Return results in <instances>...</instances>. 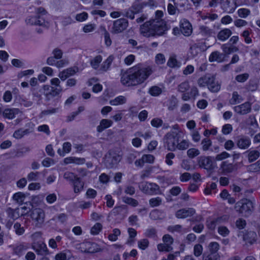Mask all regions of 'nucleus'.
Here are the masks:
<instances>
[{
	"label": "nucleus",
	"instance_id": "nucleus-60",
	"mask_svg": "<svg viewBox=\"0 0 260 260\" xmlns=\"http://www.w3.org/2000/svg\"><path fill=\"white\" fill-rule=\"evenodd\" d=\"M249 76L248 73L239 74L236 76L235 80L238 82H244L248 79Z\"/></svg>",
	"mask_w": 260,
	"mask_h": 260
},
{
	"label": "nucleus",
	"instance_id": "nucleus-13",
	"mask_svg": "<svg viewBox=\"0 0 260 260\" xmlns=\"http://www.w3.org/2000/svg\"><path fill=\"white\" fill-rule=\"evenodd\" d=\"M196 213V210L193 208H182L178 210L175 213L177 218H186L191 217Z\"/></svg>",
	"mask_w": 260,
	"mask_h": 260
},
{
	"label": "nucleus",
	"instance_id": "nucleus-51",
	"mask_svg": "<svg viewBox=\"0 0 260 260\" xmlns=\"http://www.w3.org/2000/svg\"><path fill=\"white\" fill-rule=\"evenodd\" d=\"M13 198L14 200L16 201L17 203L21 204L24 200L25 196L23 193L19 192L15 193L13 195Z\"/></svg>",
	"mask_w": 260,
	"mask_h": 260
},
{
	"label": "nucleus",
	"instance_id": "nucleus-20",
	"mask_svg": "<svg viewBox=\"0 0 260 260\" xmlns=\"http://www.w3.org/2000/svg\"><path fill=\"white\" fill-rule=\"evenodd\" d=\"M180 30L185 36H189L192 34V26L188 21L183 19L180 21Z\"/></svg>",
	"mask_w": 260,
	"mask_h": 260
},
{
	"label": "nucleus",
	"instance_id": "nucleus-18",
	"mask_svg": "<svg viewBox=\"0 0 260 260\" xmlns=\"http://www.w3.org/2000/svg\"><path fill=\"white\" fill-rule=\"evenodd\" d=\"M21 113L22 112L18 108H5L4 111V118L11 120L14 119L17 115L21 114Z\"/></svg>",
	"mask_w": 260,
	"mask_h": 260
},
{
	"label": "nucleus",
	"instance_id": "nucleus-57",
	"mask_svg": "<svg viewBox=\"0 0 260 260\" xmlns=\"http://www.w3.org/2000/svg\"><path fill=\"white\" fill-rule=\"evenodd\" d=\"M218 233L223 237H226L230 234V230L224 226H219L218 228Z\"/></svg>",
	"mask_w": 260,
	"mask_h": 260
},
{
	"label": "nucleus",
	"instance_id": "nucleus-12",
	"mask_svg": "<svg viewBox=\"0 0 260 260\" xmlns=\"http://www.w3.org/2000/svg\"><path fill=\"white\" fill-rule=\"evenodd\" d=\"M219 170L222 174L228 175L237 170L236 165L230 163L228 161H223L220 165Z\"/></svg>",
	"mask_w": 260,
	"mask_h": 260
},
{
	"label": "nucleus",
	"instance_id": "nucleus-37",
	"mask_svg": "<svg viewBox=\"0 0 260 260\" xmlns=\"http://www.w3.org/2000/svg\"><path fill=\"white\" fill-rule=\"evenodd\" d=\"M219 245L216 242H212L209 243L208 245L209 253H218V251L219 249Z\"/></svg>",
	"mask_w": 260,
	"mask_h": 260
},
{
	"label": "nucleus",
	"instance_id": "nucleus-43",
	"mask_svg": "<svg viewBox=\"0 0 260 260\" xmlns=\"http://www.w3.org/2000/svg\"><path fill=\"white\" fill-rule=\"evenodd\" d=\"M203 252V246L198 243L194 245L193 247V254L196 257L200 256Z\"/></svg>",
	"mask_w": 260,
	"mask_h": 260
},
{
	"label": "nucleus",
	"instance_id": "nucleus-55",
	"mask_svg": "<svg viewBox=\"0 0 260 260\" xmlns=\"http://www.w3.org/2000/svg\"><path fill=\"white\" fill-rule=\"evenodd\" d=\"M157 249L159 251H166L169 252L173 250L172 246L166 245L165 243L163 244H159L157 245Z\"/></svg>",
	"mask_w": 260,
	"mask_h": 260
},
{
	"label": "nucleus",
	"instance_id": "nucleus-63",
	"mask_svg": "<svg viewBox=\"0 0 260 260\" xmlns=\"http://www.w3.org/2000/svg\"><path fill=\"white\" fill-rule=\"evenodd\" d=\"M250 13V10L247 9L242 8L238 10V15L241 18H246L249 15Z\"/></svg>",
	"mask_w": 260,
	"mask_h": 260
},
{
	"label": "nucleus",
	"instance_id": "nucleus-54",
	"mask_svg": "<svg viewBox=\"0 0 260 260\" xmlns=\"http://www.w3.org/2000/svg\"><path fill=\"white\" fill-rule=\"evenodd\" d=\"M78 176L73 173L70 172H66L63 174V178L71 182L72 183L75 180V179L77 178Z\"/></svg>",
	"mask_w": 260,
	"mask_h": 260
},
{
	"label": "nucleus",
	"instance_id": "nucleus-4",
	"mask_svg": "<svg viewBox=\"0 0 260 260\" xmlns=\"http://www.w3.org/2000/svg\"><path fill=\"white\" fill-rule=\"evenodd\" d=\"M35 12V16H30L26 19V23L29 25H45V18L47 13L46 10L43 7H39L36 9Z\"/></svg>",
	"mask_w": 260,
	"mask_h": 260
},
{
	"label": "nucleus",
	"instance_id": "nucleus-27",
	"mask_svg": "<svg viewBox=\"0 0 260 260\" xmlns=\"http://www.w3.org/2000/svg\"><path fill=\"white\" fill-rule=\"evenodd\" d=\"M149 217L152 220H161L165 217V214L161 210L155 209L150 212Z\"/></svg>",
	"mask_w": 260,
	"mask_h": 260
},
{
	"label": "nucleus",
	"instance_id": "nucleus-17",
	"mask_svg": "<svg viewBox=\"0 0 260 260\" xmlns=\"http://www.w3.org/2000/svg\"><path fill=\"white\" fill-rule=\"evenodd\" d=\"M159 189V187L156 184L146 182L142 185V190L145 193L152 194L157 193Z\"/></svg>",
	"mask_w": 260,
	"mask_h": 260
},
{
	"label": "nucleus",
	"instance_id": "nucleus-26",
	"mask_svg": "<svg viewBox=\"0 0 260 260\" xmlns=\"http://www.w3.org/2000/svg\"><path fill=\"white\" fill-rule=\"evenodd\" d=\"M232 34V31L229 28H224L221 30L217 34L218 40L224 41L226 40Z\"/></svg>",
	"mask_w": 260,
	"mask_h": 260
},
{
	"label": "nucleus",
	"instance_id": "nucleus-31",
	"mask_svg": "<svg viewBox=\"0 0 260 260\" xmlns=\"http://www.w3.org/2000/svg\"><path fill=\"white\" fill-rule=\"evenodd\" d=\"M30 133L29 129L19 128L15 131L13 135V137L16 139H21L24 136Z\"/></svg>",
	"mask_w": 260,
	"mask_h": 260
},
{
	"label": "nucleus",
	"instance_id": "nucleus-46",
	"mask_svg": "<svg viewBox=\"0 0 260 260\" xmlns=\"http://www.w3.org/2000/svg\"><path fill=\"white\" fill-rule=\"evenodd\" d=\"M122 201L133 207H136L138 205V202L136 200L127 197H123Z\"/></svg>",
	"mask_w": 260,
	"mask_h": 260
},
{
	"label": "nucleus",
	"instance_id": "nucleus-58",
	"mask_svg": "<svg viewBox=\"0 0 260 260\" xmlns=\"http://www.w3.org/2000/svg\"><path fill=\"white\" fill-rule=\"evenodd\" d=\"M189 147V142L188 141L183 140L180 143L178 142L177 149L183 150Z\"/></svg>",
	"mask_w": 260,
	"mask_h": 260
},
{
	"label": "nucleus",
	"instance_id": "nucleus-5",
	"mask_svg": "<svg viewBox=\"0 0 260 260\" xmlns=\"http://www.w3.org/2000/svg\"><path fill=\"white\" fill-rule=\"evenodd\" d=\"M236 211L245 217H248L252 213L253 210V204L252 201L247 199H243L237 202L235 205Z\"/></svg>",
	"mask_w": 260,
	"mask_h": 260
},
{
	"label": "nucleus",
	"instance_id": "nucleus-41",
	"mask_svg": "<svg viewBox=\"0 0 260 260\" xmlns=\"http://www.w3.org/2000/svg\"><path fill=\"white\" fill-rule=\"evenodd\" d=\"M190 88L189 82L185 81L180 83L177 87V90L180 92L184 93L187 91Z\"/></svg>",
	"mask_w": 260,
	"mask_h": 260
},
{
	"label": "nucleus",
	"instance_id": "nucleus-22",
	"mask_svg": "<svg viewBox=\"0 0 260 260\" xmlns=\"http://www.w3.org/2000/svg\"><path fill=\"white\" fill-rule=\"evenodd\" d=\"M33 249L39 255H46L48 253L47 247L43 242L35 243L33 245Z\"/></svg>",
	"mask_w": 260,
	"mask_h": 260
},
{
	"label": "nucleus",
	"instance_id": "nucleus-42",
	"mask_svg": "<svg viewBox=\"0 0 260 260\" xmlns=\"http://www.w3.org/2000/svg\"><path fill=\"white\" fill-rule=\"evenodd\" d=\"M27 248L26 245L19 244L13 249L14 252L18 255H21Z\"/></svg>",
	"mask_w": 260,
	"mask_h": 260
},
{
	"label": "nucleus",
	"instance_id": "nucleus-59",
	"mask_svg": "<svg viewBox=\"0 0 260 260\" xmlns=\"http://www.w3.org/2000/svg\"><path fill=\"white\" fill-rule=\"evenodd\" d=\"M145 235L149 238H154L156 235V230L154 228H150L146 230Z\"/></svg>",
	"mask_w": 260,
	"mask_h": 260
},
{
	"label": "nucleus",
	"instance_id": "nucleus-40",
	"mask_svg": "<svg viewBox=\"0 0 260 260\" xmlns=\"http://www.w3.org/2000/svg\"><path fill=\"white\" fill-rule=\"evenodd\" d=\"M102 61V57L101 55L96 56L93 59L91 60L90 64L92 68L95 70H96L99 67L100 63Z\"/></svg>",
	"mask_w": 260,
	"mask_h": 260
},
{
	"label": "nucleus",
	"instance_id": "nucleus-39",
	"mask_svg": "<svg viewBox=\"0 0 260 260\" xmlns=\"http://www.w3.org/2000/svg\"><path fill=\"white\" fill-rule=\"evenodd\" d=\"M215 77H213V81L212 83H209L208 86V89L213 92H217L220 89V85L218 82H216L215 81Z\"/></svg>",
	"mask_w": 260,
	"mask_h": 260
},
{
	"label": "nucleus",
	"instance_id": "nucleus-45",
	"mask_svg": "<svg viewBox=\"0 0 260 260\" xmlns=\"http://www.w3.org/2000/svg\"><path fill=\"white\" fill-rule=\"evenodd\" d=\"M120 235V231L118 229H114L112 231V233L108 236V239L111 241H115L118 238V236Z\"/></svg>",
	"mask_w": 260,
	"mask_h": 260
},
{
	"label": "nucleus",
	"instance_id": "nucleus-44",
	"mask_svg": "<svg viewBox=\"0 0 260 260\" xmlns=\"http://www.w3.org/2000/svg\"><path fill=\"white\" fill-rule=\"evenodd\" d=\"M168 66L170 68L179 67V62L177 61L175 56H171L170 57L168 62Z\"/></svg>",
	"mask_w": 260,
	"mask_h": 260
},
{
	"label": "nucleus",
	"instance_id": "nucleus-62",
	"mask_svg": "<svg viewBox=\"0 0 260 260\" xmlns=\"http://www.w3.org/2000/svg\"><path fill=\"white\" fill-rule=\"evenodd\" d=\"M182 227L180 224H176L174 225L169 226L168 227V230L171 233L174 232H181L182 231Z\"/></svg>",
	"mask_w": 260,
	"mask_h": 260
},
{
	"label": "nucleus",
	"instance_id": "nucleus-15",
	"mask_svg": "<svg viewBox=\"0 0 260 260\" xmlns=\"http://www.w3.org/2000/svg\"><path fill=\"white\" fill-rule=\"evenodd\" d=\"M221 7L224 11L232 13L236 7L235 0H221Z\"/></svg>",
	"mask_w": 260,
	"mask_h": 260
},
{
	"label": "nucleus",
	"instance_id": "nucleus-50",
	"mask_svg": "<svg viewBox=\"0 0 260 260\" xmlns=\"http://www.w3.org/2000/svg\"><path fill=\"white\" fill-rule=\"evenodd\" d=\"M161 92V89L156 86L151 87L149 90V93L152 96H158Z\"/></svg>",
	"mask_w": 260,
	"mask_h": 260
},
{
	"label": "nucleus",
	"instance_id": "nucleus-16",
	"mask_svg": "<svg viewBox=\"0 0 260 260\" xmlns=\"http://www.w3.org/2000/svg\"><path fill=\"white\" fill-rule=\"evenodd\" d=\"M235 112L240 115H245L250 113L251 111V106L249 102H245L234 107Z\"/></svg>",
	"mask_w": 260,
	"mask_h": 260
},
{
	"label": "nucleus",
	"instance_id": "nucleus-30",
	"mask_svg": "<svg viewBox=\"0 0 260 260\" xmlns=\"http://www.w3.org/2000/svg\"><path fill=\"white\" fill-rule=\"evenodd\" d=\"M247 157L249 162L256 160L260 155V152L257 150H249L247 151Z\"/></svg>",
	"mask_w": 260,
	"mask_h": 260
},
{
	"label": "nucleus",
	"instance_id": "nucleus-9",
	"mask_svg": "<svg viewBox=\"0 0 260 260\" xmlns=\"http://www.w3.org/2000/svg\"><path fill=\"white\" fill-rule=\"evenodd\" d=\"M30 216L35 225L40 227L44 222L45 215L42 209L35 208L31 211Z\"/></svg>",
	"mask_w": 260,
	"mask_h": 260
},
{
	"label": "nucleus",
	"instance_id": "nucleus-34",
	"mask_svg": "<svg viewBox=\"0 0 260 260\" xmlns=\"http://www.w3.org/2000/svg\"><path fill=\"white\" fill-rule=\"evenodd\" d=\"M203 260H220V255L218 253L205 252L203 255Z\"/></svg>",
	"mask_w": 260,
	"mask_h": 260
},
{
	"label": "nucleus",
	"instance_id": "nucleus-28",
	"mask_svg": "<svg viewBox=\"0 0 260 260\" xmlns=\"http://www.w3.org/2000/svg\"><path fill=\"white\" fill-rule=\"evenodd\" d=\"M72 183L73 184L75 193H79L83 190L84 183L81 181L80 177L76 178Z\"/></svg>",
	"mask_w": 260,
	"mask_h": 260
},
{
	"label": "nucleus",
	"instance_id": "nucleus-35",
	"mask_svg": "<svg viewBox=\"0 0 260 260\" xmlns=\"http://www.w3.org/2000/svg\"><path fill=\"white\" fill-rule=\"evenodd\" d=\"M221 49L224 54H229L232 52H236L238 50V49L236 47L234 46H229L228 44H223L221 46Z\"/></svg>",
	"mask_w": 260,
	"mask_h": 260
},
{
	"label": "nucleus",
	"instance_id": "nucleus-64",
	"mask_svg": "<svg viewBox=\"0 0 260 260\" xmlns=\"http://www.w3.org/2000/svg\"><path fill=\"white\" fill-rule=\"evenodd\" d=\"M14 229H15L16 234L18 235H21L24 232V228L21 227V224L18 222H16L14 224Z\"/></svg>",
	"mask_w": 260,
	"mask_h": 260
},
{
	"label": "nucleus",
	"instance_id": "nucleus-32",
	"mask_svg": "<svg viewBox=\"0 0 260 260\" xmlns=\"http://www.w3.org/2000/svg\"><path fill=\"white\" fill-rule=\"evenodd\" d=\"M243 101V98L238 93L237 91H234L232 93V96L230 100V103L231 105H236L239 104Z\"/></svg>",
	"mask_w": 260,
	"mask_h": 260
},
{
	"label": "nucleus",
	"instance_id": "nucleus-3",
	"mask_svg": "<svg viewBox=\"0 0 260 260\" xmlns=\"http://www.w3.org/2000/svg\"><path fill=\"white\" fill-rule=\"evenodd\" d=\"M51 86L44 85L42 88H34L32 90L34 100L38 103L42 99V95L44 94L47 101L59 95L62 91L60 86V81L57 78H52L50 81Z\"/></svg>",
	"mask_w": 260,
	"mask_h": 260
},
{
	"label": "nucleus",
	"instance_id": "nucleus-56",
	"mask_svg": "<svg viewBox=\"0 0 260 260\" xmlns=\"http://www.w3.org/2000/svg\"><path fill=\"white\" fill-rule=\"evenodd\" d=\"M102 228V224L100 223H96L91 228L90 233L92 235H97L101 231Z\"/></svg>",
	"mask_w": 260,
	"mask_h": 260
},
{
	"label": "nucleus",
	"instance_id": "nucleus-19",
	"mask_svg": "<svg viewBox=\"0 0 260 260\" xmlns=\"http://www.w3.org/2000/svg\"><path fill=\"white\" fill-rule=\"evenodd\" d=\"M251 144L250 139L245 136H240L237 138L236 145L238 148L241 149H247Z\"/></svg>",
	"mask_w": 260,
	"mask_h": 260
},
{
	"label": "nucleus",
	"instance_id": "nucleus-1",
	"mask_svg": "<svg viewBox=\"0 0 260 260\" xmlns=\"http://www.w3.org/2000/svg\"><path fill=\"white\" fill-rule=\"evenodd\" d=\"M152 72L150 67H144L138 64L121 74V82L126 86H136L143 83Z\"/></svg>",
	"mask_w": 260,
	"mask_h": 260
},
{
	"label": "nucleus",
	"instance_id": "nucleus-29",
	"mask_svg": "<svg viewBox=\"0 0 260 260\" xmlns=\"http://www.w3.org/2000/svg\"><path fill=\"white\" fill-rule=\"evenodd\" d=\"M114 57L112 56H109L102 64L99 71L102 73L107 72L110 68V66L113 60Z\"/></svg>",
	"mask_w": 260,
	"mask_h": 260
},
{
	"label": "nucleus",
	"instance_id": "nucleus-47",
	"mask_svg": "<svg viewBox=\"0 0 260 260\" xmlns=\"http://www.w3.org/2000/svg\"><path fill=\"white\" fill-rule=\"evenodd\" d=\"M102 30L104 31L105 45L107 47H109L112 44V41L110 39V34L109 32L106 30L105 27H102Z\"/></svg>",
	"mask_w": 260,
	"mask_h": 260
},
{
	"label": "nucleus",
	"instance_id": "nucleus-38",
	"mask_svg": "<svg viewBox=\"0 0 260 260\" xmlns=\"http://www.w3.org/2000/svg\"><path fill=\"white\" fill-rule=\"evenodd\" d=\"M202 149L204 151L209 150L210 147L212 145V141L208 138H205L201 142Z\"/></svg>",
	"mask_w": 260,
	"mask_h": 260
},
{
	"label": "nucleus",
	"instance_id": "nucleus-7",
	"mask_svg": "<svg viewBox=\"0 0 260 260\" xmlns=\"http://www.w3.org/2000/svg\"><path fill=\"white\" fill-rule=\"evenodd\" d=\"M121 159V156L113 151H109L105 156L104 164L108 169L117 167Z\"/></svg>",
	"mask_w": 260,
	"mask_h": 260
},
{
	"label": "nucleus",
	"instance_id": "nucleus-61",
	"mask_svg": "<svg viewBox=\"0 0 260 260\" xmlns=\"http://www.w3.org/2000/svg\"><path fill=\"white\" fill-rule=\"evenodd\" d=\"M149 243V241L147 239H143L138 241V245L140 249L145 250L148 247Z\"/></svg>",
	"mask_w": 260,
	"mask_h": 260
},
{
	"label": "nucleus",
	"instance_id": "nucleus-14",
	"mask_svg": "<svg viewBox=\"0 0 260 260\" xmlns=\"http://www.w3.org/2000/svg\"><path fill=\"white\" fill-rule=\"evenodd\" d=\"M228 220L226 216L218 217L215 219L208 218L206 221V226L210 230L215 229L217 225L222 223Z\"/></svg>",
	"mask_w": 260,
	"mask_h": 260
},
{
	"label": "nucleus",
	"instance_id": "nucleus-24",
	"mask_svg": "<svg viewBox=\"0 0 260 260\" xmlns=\"http://www.w3.org/2000/svg\"><path fill=\"white\" fill-rule=\"evenodd\" d=\"M213 76L206 75L204 77L200 78L198 80V84L200 87H204L206 85L208 86L209 83H213Z\"/></svg>",
	"mask_w": 260,
	"mask_h": 260
},
{
	"label": "nucleus",
	"instance_id": "nucleus-53",
	"mask_svg": "<svg viewBox=\"0 0 260 260\" xmlns=\"http://www.w3.org/2000/svg\"><path fill=\"white\" fill-rule=\"evenodd\" d=\"M143 8V5L142 4H140L137 2L134 3L133 5L131 7L132 10L135 13V14H138L141 12Z\"/></svg>",
	"mask_w": 260,
	"mask_h": 260
},
{
	"label": "nucleus",
	"instance_id": "nucleus-33",
	"mask_svg": "<svg viewBox=\"0 0 260 260\" xmlns=\"http://www.w3.org/2000/svg\"><path fill=\"white\" fill-rule=\"evenodd\" d=\"M71 254L69 251L60 252L56 254L55 256V260H67L69 259Z\"/></svg>",
	"mask_w": 260,
	"mask_h": 260
},
{
	"label": "nucleus",
	"instance_id": "nucleus-21",
	"mask_svg": "<svg viewBox=\"0 0 260 260\" xmlns=\"http://www.w3.org/2000/svg\"><path fill=\"white\" fill-rule=\"evenodd\" d=\"M225 55L224 53H220L218 51H215L211 53L209 57L210 62H222L224 60Z\"/></svg>",
	"mask_w": 260,
	"mask_h": 260
},
{
	"label": "nucleus",
	"instance_id": "nucleus-11",
	"mask_svg": "<svg viewBox=\"0 0 260 260\" xmlns=\"http://www.w3.org/2000/svg\"><path fill=\"white\" fill-rule=\"evenodd\" d=\"M198 163L200 168L207 171H212L214 169L211 156H201L198 158Z\"/></svg>",
	"mask_w": 260,
	"mask_h": 260
},
{
	"label": "nucleus",
	"instance_id": "nucleus-2",
	"mask_svg": "<svg viewBox=\"0 0 260 260\" xmlns=\"http://www.w3.org/2000/svg\"><path fill=\"white\" fill-rule=\"evenodd\" d=\"M164 13L162 11H156L154 18L147 21L140 26V33L146 37L164 35L168 28L166 22L162 19Z\"/></svg>",
	"mask_w": 260,
	"mask_h": 260
},
{
	"label": "nucleus",
	"instance_id": "nucleus-8",
	"mask_svg": "<svg viewBox=\"0 0 260 260\" xmlns=\"http://www.w3.org/2000/svg\"><path fill=\"white\" fill-rule=\"evenodd\" d=\"M76 248L85 253H95L101 250V248L96 243L89 241H84L77 244Z\"/></svg>",
	"mask_w": 260,
	"mask_h": 260
},
{
	"label": "nucleus",
	"instance_id": "nucleus-36",
	"mask_svg": "<svg viewBox=\"0 0 260 260\" xmlns=\"http://www.w3.org/2000/svg\"><path fill=\"white\" fill-rule=\"evenodd\" d=\"M126 101V99L123 96H118L114 100L110 101V104L112 106H117L124 104Z\"/></svg>",
	"mask_w": 260,
	"mask_h": 260
},
{
	"label": "nucleus",
	"instance_id": "nucleus-52",
	"mask_svg": "<svg viewBox=\"0 0 260 260\" xmlns=\"http://www.w3.org/2000/svg\"><path fill=\"white\" fill-rule=\"evenodd\" d=\"M197 239V236L193 233L188 234L184 240V243L187 244H190Z\"/></svg>",
	"mask_w": 260,
	"mask_h": 260
},
{
	"label": "nucleus",
	"instance_id": "nucleus-23",
	"mask_svg": "<svg viewBox=\"0 0 260 260\" xmlns=\"http://www.w3.org/2000/svg\"><path fill=\"white\" fill-rule=\"evenodd\" d=\"M76 72L77 69H75L74 68H70L60 72L58 77L61 80L64 81L70 76L74 75Z\"/></svg>",
	"mask_w": 260,
	"mask_h": 260
},
{
	"label": "nucleus",
	"instance_id": "nucleus-6",
	"mask_svg": "<svg viewBox=\"0 0 260 260\" xmlns=\"http://www.w3.org/2000/svg\"><path fill=\"white\" fill-rule=\"evenodd\" d=\"M180 135L177 131H171L164 137L165 146L169 151H174L177 149Z\"/></svg>",
	"mask_w": 260,
	"mask_h": 260
},
{
	"label": "nucleus",
	"instance_id": "nucleus-25",
	"mask_svg": "<svg viewBox=\"0 0 260 260\" xmlns=\"http://www.w3.org/2000/svg\"><path fill=\"white\" fill-rule=\"evenodd\" d=\"M112 124L113 122L112 120L107 119H103L100 121V125L97 126V131L99 133H101L104 129L110 127Z\"/></svg>",
	"mask_w": 260,
	"mask_h": 260
},
{
	"label": "nucleus",
	"instance_id": "nucleus-48",
	"mask_svg": "<svg viewBox=\"0 0 260 260\" xmlns=\"http://www.w3.org/2000/svg\"><path fill=\"white\" fill-rule=\"evenodd\" d=\"M200 154V151L196 148H190L187 151V155L188 157L193 158Z\"/></svg>",
	"mask_w": 260,
	"mask_h": 260
},
{
	"label": "nucleus",
	"instance_id": "nucleus-49",
	"mask_svg": "<svg viewBox=\"0 0 260 260\" xmlns=\"http://www.w3.org/2000/svg\"><path fill=\"white\" fill-rule=\"evenodd\" d=\"M149 204L152 207L158 206L162 203V199L160 197H156L149 200Z\"/></svg>",
	"mask_w": 260,
	"mask_h": 260
},
{
	"label": "nucleus",
	"instance_id": "nucleus-10",
	"mask_svg": "<svg viewBox=\"0 0 260 260\" xmlns=\"http://www.w3.org/2000/svg\"><path fill=\"white\" fill-rule=\"evenodd\" d=\"M128 25V21L124 18H120L113 22L111 32L113 34H117L125 30Z\"/></svg>",
	"mask_w": 260,
	"mask_h": 260
}]
</instances>
